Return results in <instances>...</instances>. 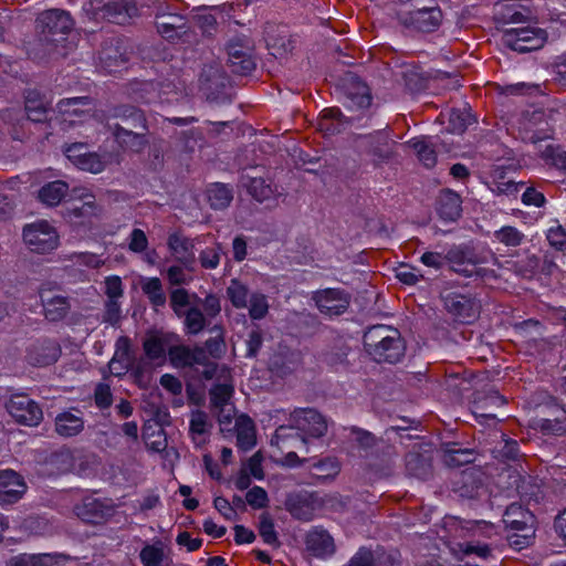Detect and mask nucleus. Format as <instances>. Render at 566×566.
<instances>
[{"label": "nucleus", "mask_w": 566, "mask_h": 566, "mask_svg": "<svg viewBox=\"0 0 566 566\" xmlns=\"http://www.w3.org/2000/svg\"><path fill=\"white\" fill-rule=\"evenodd\" d=\"M453 491L464 499H475L483 489V479L479 470L467 469L460 472L452 482Z\"/></svg>", "instance_id": "20"}, {"label": "nucleus", "mask_w": 566, "mask_h": 566, "mask_svg": "<svg viewBox=\"0 0 566 566\" xmlns=\"http://www.w3.org/2000/svg\"><path fill=\"white\" fill-rule=\"evenodd\" d=\"M71 410L60 412L54 420L55 431L59 436L64 438L75 437L84 429V419L80 415Z\"/></svg>", "instance_id": "29"}, {"label": "nucleus", "mask_w": 566, "mask_h": 566, "mask_svg": "<svg viewBox=\"0 0 566 566\" xmlns=\"http://www.w3.org/2000/svg\"><path fill=\"white\" fill-rule=\"evenodd\" d=\"M546 40V31L535 27L506 29L502 35L503 44L517 53L536 51L544 46Z\"/></svg>", "instance_id": "6"}, {"label": "nucleus", "mask_w": 566, "mask_h": 566, "mask_svg": "<svg viewBox=\"0 0 566 566\" xmlns=\"http://www.w3.org/2000/svg\"><path fill=\"white\" fill-rule=\"evenodd\" d=\"M285 505L290 514L296 520L307 522L313 518L314 506L308 494H291L287 496Z\"/></svg>", "instance_id": "31"}, {"label": "nucleus", "mask_w": 566, "mask_h": 566, "mask_svg": "<svg viewBox=\"0 0 566 566\" xmlns=\"http://www.w3.org/2000/svg\"><path fill=\"white\" fill-rule=\"evenodd\" d=\"M535 429L544 436L562 437L566 433V408L557 409L555 418H538Z\"/></svg>", "instance_id": "34"}, {"label": "nucleus", "mask_w": 566, "mask_h": 566, "mask_svg": "<svg viewBox=\"0 0 566 566\" xmlns=\"http://www.w3.org/2000/svg\"><path fill=\"white\" fill-rule=\"evenodd\" d=\"M526 19L524 13L520 11L514 4H503L496 12V21L504 24L520 23Z\"/></svg>", "instance_id": "63"}, {"label": "nucleus", "mask_w": 566, "mask_h": 566, "mask_svg": "<svg viewBox=\"0 0 566 566\" xmlns=\"http://www.w3.org/2000/svg\"><path fill=\"white\" fill-rule=\"evenodd\" d=\"M155 25L157 32L171 43L190 42L192 35L188 18L164 3L156 9Z\"/></svg>", "instance_id": "4"}, {"label": "nucleus", "mask_w": 566, "mask_h": 566, "mask_svg": "<svg viewBox=\"0 0 566 566\" xmlns=\"http://www.w3.org/2000/svg\"><path fill=\"white\" fill-rule=\"evenodd\" d=\"M346 566H376L373 551L366 546H360Z\"/></svg>", "instance_id": "64"}, {"label": "nucleus", "mask_w": 566, "mask_h": 566, "mask_svg": "<svg viewBox=\"0 0 566 566\" xmlns=\"http://www.w3.org/2000/svg\"><path fill=\"white\" fill-rule=\"evenodd\" d=\"M493 452L500 461H515L518 458L520 444L514 439L505 438L501 448H495Z\"/></svg>", "instance_id": "62"}, {"label": "nucleus", "mask_w": 566, "mask_h": 566, "mask_svg": "<svg viewBox=\"0 0 566 566\" xmlns=\"http://www.w3.org/2000/svg\"><path fill=\"white\" fill-rule=\"evenodd\" d=\"M229 69L233 74L248 76L256 67L253 48L245 38L235 36L227 44Z\"/></svg>", "instance_id": "7"}, {"label": "nucleus", "mask_w": 566, "mask_h": 566, "mask_svg": "<svg viewBox=\"0 0 566 566\" xmlns=\"http://www.w3.org/2000/svg\"><path fill=\"white\" fill-rule=\"evenodd\" d=\"M407 472L420 480H427L432 471L431 462L420 453H408L406 457Z\"/></svg>", "instance_id": "46"}, {"label": "nucleus", "mask_w": 566, "mask_h": 566, "mask_svg": "<svg viewBox=\"0 0 566 566\" xmlns=\"http://www.w3.org/2000/svg\"><path fill=\"white\" fill-rule=\"evenodd\" d=\"M74 513L84 523L98 525L114 514V506L105 500L86 496L74 506Z\"/></svg>", "instance_id": "12"}, {"label": "nucleus", "mask_w": 566, "mask_h": 566, "mask_svg": "<svg viewBox=\"0 0 566 566\" xmlns=\"http://www.w3.org/2000/svg\"><path fill=\"white\" fill-rule=\"evenodd\" d=\"M113 133H114L115 139L122 147H126L132 150H139L147 143V140H146L147 132H143V130L134 132L133 129H128L125 126L116 124V125H114Z\"/></svg>", "instance_id": "39"}, {"label": "nucleus", "mask_w": 566, "mask_h": 566, "mask_svg": "<svg viewBox=\"0 0 566 566\" xmlns=\"http://www.w3.org/2000/svg\"><path fill=\"white\" fill-rule=\"evenodd\" d=\"M69 191V185L63 180H54L43 185L39 190L41 202L50 207L61 203Z\"/></svg>", "instance_id": "40"}, {"label": "nucleus", "mask_w": 566, "mask_h": 566, "mask_svg": "<svg viewBox=\"0 0 566 566\" xmlns=\"http://www.w3.org/2000/svg\"><path fill=\"white\" fill-rule=\"evenodd\" d=\"M41 302L43 306L44 317L52 323L60 322L65 318L70 310L67 297L55 295L51 298H45L41 294Z\"/></svg>", "instance_id": "35"}, {"label": "nucleus", "mask_w": 566, "mask_h": 566, "mask_svg": "<svg viewBox=\"0 0 566 566\" xmlns=\"http://www.w3.org/2000/svg\"><path fill=\"white\" fill-rule=\"evenodd\" d=\"M548 245L556 252H566V229L558 222L545 232Z\"/></svg>", "instance_id": "56"}, {"label": "nucleus", "mask_w": 566, "mask_h": 566, "mask_svg": "<svg viewBox=\"0 0 566 566\" xmlns=\"http://www.w3.org/2000/svg\"><path fill=\"white\" fill-rule=\"evenodd\" d=\"M459 530L463 537L490 538L494 534V525L484 520H459Z\"/></svg>", "instance_id": "43"}, {"label": "nucleus", "mask_w": 566, "mask_h": 566, "mask_svg": "<svg viewBox=\"0 0 566 566\" xmlns=\"http://www.w3.org/2000/svg\"><path fill=\"white\" fill-rule=\"evenodd\" d=\"M436 138L437 137L433 136L421 135L412 137L407 142V145L415 150L418 160L427 169L436 167L438 161L436 144L433 143Z\"/></svg>", "instance_id": "24"}, {"label": "nucleus", "mask_w": 566, "mask_h": 566, "mask_svg": "<svg viewBox=\"0 0 566 566\" xmlns=\"http://www.w3.org/2000/svg\"><path fill=\"white\" fill-rule=\"evenodd\" d=\"M245 187L249 195L259 202H263L271 198L273 193L271 185L262 177L249 178Z\"/></svg>", "instance_id": "55"}, {"label": "nucleus", "mask_w": 566, "mask_h": 566, "mask_svg": "<svg viewBox=\"0 0 566 566\" xmlns=\"http://www.w3.org/2000/svg\"><path fill=\"white\" fill-rule=\"evenodd\" d=\"M227 296L235 308H245L248 306L249 289L238 279H232L227 287Z\"/></svg>", "instance_id": "53"}, {"label": "nucleus", "mask_w": 566, "mask_h": 566, "mask_svg": "<svg viewBox=\"0 0 566 566\" xmlns=\"http://www.w3.org/2000/svg\"><path fill=\"white\" fill-rule=\"evenodd\" d=\"M8 410L15 421L23 426H38L43 419L40 405L27 395L13 396Z\"/></svg>", "instance_id": "11"}, {"label": "nucleus", "mask_w": 566, "mask_h": 566, "mask_svg": "<svg viewBox=\"0 0 566 566\" xmlns=\"http://www.w3.org/2000/svg\"><path fill=\"white\" fill-rule=\"evenodd\" d=\"M60 558L66 559L67 557L59 553H21L11 556L6 562V566H53L59 563Z\"/></svg>", "instance_id": "27"}, {"label": "nucleus", "mask_w": 566, "mask_h": 566, "mask_svg": "<svg viewBox=\"0 0 566 566\" xmlns=\"http://www.w3.org/2000/svg\"><path fill=\"white\" fill-rule=\"evenodd\" d=\"M526 235L521 230L509 224L502 226L492 234V242L503 244L512 251L513 249L518 250L517 248L526 242Z\"/></svg>", "instance_id": "37"}, {"label": "nucleus", "mask_w": 566, "mask_h": 566, "mask_svg": "<svg viewBox=\"0 0 566 566\" xmlns=\"http://www.w3.org/2000/svg\"><path fill=\"white\" fill-rule=\"evenodd\" d=\"M24 109L30 120L43 123L48 118L49 108L43 96L36 90H28L24 95Z\"/></svg>", "instance_id": "33"}, {"label": "nucleus", "mask_w": 566, "mask_h": 566, "mask_svg": "<svg viewBox=\"0 0 566 566\" xmlns=\"http://www.w3.org/2000/svg\"><path fill=\"white\" fill-rule=\"evenodd\" d=\"M444 307L461 324L473 323L480 313V304L474 297L455 292L444 297Z\"/></svg>", "instance_id": "9"}, {"label": "nucleus", "mask_w": 566, "mask_h": 566, "mask_svg": "<svg viewBox=\"0 0 566 566\" xmlns=\"http://www.w3.org/2000/svg\"><path fill=\"white\" fill-rule=\"evenodd\" d=\"M399 23L420 33L436 32L443 20V12L437 0H409V9L399 14Z\"/></svg>", "instance_id": "2"}, {"label": "nucleus", "mask_w": 566, "mask_h": 566, "mask_svg": "<svg viewBox=\"0 0 566 566\" xmlns=\"http://www.w3.org/2000/svg\"><path fill=\"white\" fill-rule=\"evenodd\" d=\"M143 293L147 296L149 300V303L155 307H164L167 303L166 294L163 290L161 281L154 276L147 279L142 284Z\"/></svg>", "instance_id": "49"}, {"label": "nucleus", "mask_w": 566, "mask_h": 566, "mask_svg": "<svg viewBox=\"0 0 566 566\" xmlns=\"http://www.w3.org/2000/svg\"><path fill=\"white\" fill-rule=\"evenodd\" d=\"M234 388L231 384H216L209 391L210 402L214 407H224L233 396Z\"/></svg>", "instance_id": "58"}, {"label": "nucleus", "mask_w": 566, "mask_h": 566, "mask_svg": "<svg viewBox=\"0 0 566 566\" xmlns=\"http://www.w3.org/2000/svg\"><path fill=\"white\" fill-rule=\"evenodd\" d=\"M314 301L318 311L328 317L344 314L349 306L348 294L340 289L318 291L314 295Z\"/></svg>", "instance_id": "14"}, {"label": "nucleus", "mask_w": 566, "mask_h": 566, "mask_svg": "<svg viewBox=\"0 0 566 566\" xmlns=\"http://www.w3.org/2000/svg\"><path fill=\"white\" fill-rule=\"evenodd\" d=\"M476 408H484L488 406L501 407L507 403V399L500 394L495 388H490L486 391L478 392L474 400Z\"/></svg>", "instance_id": "60"}, {"label": "nucleus", "mask_w": 566, "mask_h": 566, "mask_svg": "<svg viewBox=\"0 0 566 566\" xmlns=\"http://www.w3.org/2000/svg\"><path fill=\"white\" fill-rule=\"evenodd\" d=\"M506 263L523 279H533L539 271L541 258L527 249L513 250L507 254Z\"/></svg>", "instance_id": "16"}, {"label": "nucleus", "mask_w": 566, "mask_h": 566, "mask_svg": "<svg viewBox=\"0 0 566 566\" xmlns=\"http://www.w3.org/2000/svg\"><path fill=\"white\" fill-rule=\"evenodd\" d=\"M349 346L343 342L337 340L333 345L327 346L318 354V361L326 365L331 370L337 371L340 368L348 366Z\"/></svg>", "instance_id": "25"}, {"label": "nucleus", "mask_w": 566, "mask_h": 566, "mask_svg": "<svg viewBox=\"0 0 566 566\" xmlns=\"http://www.w3.org/2000/svg\"><path fill=\"white\" fill-rule=\"evenodd\" d=\"M143 293L147 296L149 300V303L155 307H164L167 303L166 294L163 290L161 281L154 276L147 279L142 284Z\"/></svg>", "instance_id": "48"}, {"label": "nucleus", "mask_w": 566, "mask_h": 566, "mask_svg": "<svg viewBox=\"0 0 566 566\" xmlns=\"http://www.w3.org/2000/svg\"><path fill=\"white\" fill-rule=\"evenodd\" d=\"M259 534L266 545L279 546V537L275 531L274 522L268 515H262L259 523Z\"/></svg>", "instance_id": "61"}, {"label": "nucleus", "mask_w": 566, "mask_h": 566, "mask_svg": "<svg viewBox=\"0 0 566 566\" xmlns=\"http://www.w3.org/2000/svg\"><path fill=\"white\" fill-rule=\"evenodd\" d=\"M169 303L174 314L178 317H182V313L190 307V295L185 287H179L170 291Z\"/></svg>", "instance_id": "57"}, {"label": "nucleus", "mask_w": 566, "mask_h": 566, "mask_svg": "<svg viewBox=\"0 0 566 566\" xmlns=\"http://www.w3.org/2000/svg\"><path fill=\"white\" fill-rule=\"evenodd\" d=\"M205 90L207 98L211 102L224 104L231 102L229 90V77L219 71L213 72L211 76L206 80Z\"/></svg>", "instance_id": "26"}, {"label": "nucleus", "mask_w": 566, "mask_h": 566, "mask_svg": "<svg viewBox=\"0 0 566 566\" xmlns=\"http://www.w3.org/2000/svg\"><path fill=\"white\" fill-rule=\"evenodd\" d=\"M437 213L444 222H454L462 214L461 196L452 189H443L437 201Z\"/></svg>", "instance_id": "22"}, {"label": "nucleus", "mask_w": 566, "mask_h": 566, "mask_svg": "<svg viewBox=\"0 0 566 566\" xmlns=\"http://www.w3.org/2000/svg\"><path fill=\"white\" fill-rule=\"evenodd\" d=\"M143 293L147 296L149 300V303L155 307H164L167 303L166 294L163 290L161 281L154 276L147 279L142 284Z\"/></svg>", "instance_id": "50"}, {"label": "nucleus", "mask_w": 566, "mask_h": 566, "mask_svg": "<svg viewBox=\"0 0 566 566\" xmlns=\"http://www.w3.org/2000/svg\"><path fill=\"white\" fill-rule=\"evenodd\" d=\"M74 454L67 448H60L50 453L46 464L51 468L52 473L64 474L69 473L74 468Z\"/></svg>", "instance_id": "42"}, {"label": "nucleus", "mask_w": 566, "mask_h": 566, "mask_svg": "<svg viewBox=\"0 0 566 566\" xmlns=\"http://www.w3.org/2000/svg\"><path fill=\"white\" fill-rule=\"evenodd\" d=\"M442 462L449 468H460L473 463L475 452L471 448H463L459 442H444L440 448Z\"/></svg>", "instance_id": "23"}, {"label": "nucleus", "mask_w": 566, "mask_h": 566, "mask_svg": "<svg viewBox=\"0 0 566 566\" xmlns=\"http://www.w3.org/2000/svg\"><path fill=\"white\" fill-rule=\"evenodd\" d=\"M22 238L28 249L38 254L50 253L60 244V235L48 220L27 223L22 230Z\"/></svg>", "instance_id": "5"}, {"label": "nucleus", "mask_w": 566, "mask_h": 566, "mask_svg": "<svg viewBox=\"0 0 566 566\" xmlns=\"http://www.w3.org/2000/svg\"><path fill=\"white\" fill-rule=\"evenodd\" d=\"M143 350L149 360L165 359L168 356L167 339L157 332H150L143 340Z\"/></svg>", "instance_id": "38"}, {"label": "nucleus", "mask_w": 566, "mask_h": 566, "mask_svg": "<svg viewBox=\"0 0 566 566\" xmlns=\"http://www.w3.org/2000/svg\"><path fill=\"white\" fill-rule=\"evenodd\" d=\"M528 511L525 510L520 503H511L506 506L503 514V522L506 527L514 531H522L526 527V515Z\"/></svg>", "instance_id": "47"}, {"label": "nucleus", "mask_w": 566, "mask_h": 566, "mask_svg": "<svg viewBox=\"0 0 566 566\" xmlns=\"http://www.w3.org/2000/svg\"><path fill=\"white\" fill-rule=\"evenodd\" d=\"M168 358L175 368L193 367L208 361L207 352L200 346L190 348L186 345H172L168 348Z\"/></svg>", "instance_id": "18"}, {"label": "nucleus", "mask_w": 566, "mask_h": 566, "mask_svg": "<svg viewBox=\"0 0 566 566\" xmlns=\"http://www.w3.org/2000/svg\"><path fill=\"white\" fill-rule=\"evenodd\" d=\"M27 489V483L21 474L11 469L0 471V505L19 502Z\"/></svg>", "instance_id": "15"}, {"label": "nucleus", "mask_w": 566, "mask_h": 566, "mask_svg": "<svg viewBox=\"0 0 566 566\" xmlns=\"http://www.w3.org/2000/svg\"><path fill=\"white\" fill-rule=\"evenodd\" d=\"M490 260H495L493 253L480 252L472 243L453 244L444 255L426 251L420 256V262L428 268L441 270L448 263L458 274L481 280L495 277L494 270L486 266Z\"/></svg>", "instance_id": "1"}, {"label": "nucleus", "mask_w": 566, "mask_h": 566, "mask_svg": "<svg viewBox=\"0 0 566 566\" xmlns=\"http://www.w3.org/2000/svg\"><path fill=\"white\" fill-rule=\"evenodd\" d=\"M546 165L566 176V150L558 145H547L541 155Z\"/></svg>", "instance_id": "52"}, {"label": "nucleus", "mask_w": 566, "mask_h": 566, "mask_svg": "<svg viewBox=\"0 0 566 566\" xmlns=\"http://www.w3.org/2000/svg\"><path fill=\"white\" fill-rule=\"evenodd\" d=\"M291 421L302 434V440L322 438L327 431L325 417L314 408H297L291 412Z\"/></svg>", "instance_id": "8"}, {"label": "nucleus", "mask_w": 566, "mask_h": 566, "mask_svg": "<svg viewBox=\"0 0 566 566\" xmlns=\"http://www.w3.org/2000/svg\"><path fill=\"white\" fill-rule=\"evenodd\" d=\"M307 552L321 559H325L335 553V543L331 534L321 526H315L305 535Z\"/></svg>", "instance_id": "19"}, {"label": "nucleus", "mask_w": 566, "mask_h": 566, "mask_svg": "<svg viewBox=\"0 0 566 566\" xmlns=\"http://www.w3.org/2000/svg\"><path fill=\"white\" fill-rule=\"evenodd\" d=\"M60 356V344L48 337L35 339L27 348V360L35 367L51 366L57 361Z\"/></svg>", "instance_id": "13"}, {"label": "nucleus", "mask_w": 566, "mask_h": 566, "mask_svg": "<svg viewBox=\"0 0 566 566\" xmlns=\"http://www.w3.org/2000/svg\"><path fill=\"white\" fill-rule=\"evenodd\" d=\"M64 155L76 168L83 171L99 174L105 168L102 157L94 151H90L86 143L66 145Z\"/></svg>", "instance_id": "10"}, {"label": "nucleus", "mask_w": 566, "mask_h": 566, "mask_svg": "<svg viewBox=\"0 0 566 566\" xmlns=\"http://www.w3.org/2000/svg\"><path fill=\"white\" fill-rule=\"evenodd\" d=\"M184 333L196 336L206 329L208 321L203 312L197 306H190L182 313Z\"/></svg>", "instance_id": "41"}, {"label": "nucleus", "mask_w": 566, "mask_h": 566, "mask_svg": "<svg viewBox=\"0 0 566 566\" xmlns=\"http://www.w3.org/2000/svg\"><path fill=\"white\" fill-rule=\"evenodd\" d=\"M139 559L143 566H163L168 559L163 541L156 539L151 544H146L139 552Z\"/></svg>", "instance_id": "44"}, {"label": "nucleus", "mask_w": 566, "mask_h": 566, "mask_svg": "<svg viewBox=\"0 0 566 566\" xmlns=\"http://www.w3.org/2000/svg\"><path fill=\"white\" fill-rule=\"evenodd\" d=\"M377 363L396 364L401 360L405 355V342L398 329L391 332V336L366 352Z\"/></svg>", "instance_id": "17"}, {"label": "nucleus", "mask_w": 566, "mask_h": 566, "mask_svg": "<svg viewBox=\"0 0 566 566\" xmlns=\"http://www.w3.org/2000/svg\"><path fill=\"white\" fill-rule=\"evenodd\" d=\"M208 202L214 210L226 209L232 201V189L221 182L210 185L207 190Z\"/></svg>", "instance_id": "45"}, {"label": "nucleus", "mask_w": 566, "mask_h": 566, "mask_svg": "<svg viewBox=\"0 0 566 566\" xmlns=\"http://www.w3.org/2000/svg\"><path fill=\"white\" fill-rule=\"evenodd\" d=\"M237 447L242 451H250L256 444V430L254 421L248 415H241L235 420Z\"/></svg>", "instance_id": "28"}, {"label": "nucleus", "mask_w": 566, "mask_h": 566, "mask_svg": "<svg viewBox=\"0 0 566 566\" xmlns=\"http://www.w3.org/2000/svg\"><path fill=\"white\" fill-rule=\"evenodd\" d=\"M114 117L119 118L128 129L148 130L145 113L136 106L119 105L114 109Z\"/></svg>", "instance_id": "32"}, {"label": "nucleus", "mask_w": 566, "mask_h": 566, "mask_svg": "<svg viewBox=\"0 0 566 566\" xmlns=\"http://www.w3.org/2000/svg\"><path fill=\"white\" fill-rule=\"evenodd\" d=\"M130 360V339L127 336H120L115 343V354L108 364L111 373L115 376H122L129 369Z\"/></svg>", "instance_id": "30"}, {"label": "nucleus", "mask_w": 566, "mask_h": 566, "mask_svg": "<svg viewBox=\"0 0 566 566\" xmlns=\"http://www.w3.org/2000/svg\"><path fill=\"white\" fill-rule=\"evenodd\" d=\"M269 313L268 298L263 293H252L249 298V315L253 321H260Z\"/></svg>", "instance_id": "59"}, {"label": "nucleus", "mask_w": 566, "mask_h": 566, "mask_svg": "<svg viewBox=\"0 0 566 566\" xmlns=\"http://www.w3.org/2000/svg\"><path fill=\"white\" fill-rule=\"evenodd\" d=\"M367 154L373 156L379 163H386L394 157L392 145L390 144L389 136L385 130L378 129L374 133L363 135Z\"/></svg>", "instance_id": "21"}, {"label": "nucleus", "mask_w": 566, "mask_h": 566, "mask_svg": "<svg viewBox=\"0 0 566 566\" xmlns=\"http://www.w3.org/2000/svg\"><path fill=\"white\" fill-rule=\"evenodd\" d=\"M345 116L338 107L324 108L318 119V129L325 136H334L342 132Z\"/></svg>", "instance_id": "36"}, {"label": "nucleus", "mask_w": 566, "mask_h": 566, "mask_svg": "<svg viewBox=\"0 0 566 566\" xmlns=\"http://www.w3.org/2000/svg\"><path fill=\"white\" fill-rule=\"evenodd\" d=\"M355 91H349L347 97L357 108H368L371 104V95L369 87L360 81L358 76L354 77Z\"/></svg>", "instance_id": "54"}, {"label": "nucleus", "mask_w": 566, "mask_h": 566, "mask_svg": "<svg viewBox=\"0 0 566 566\" xmlns=\"http://www.w3.org/2000/svg\"><path fill=\"white\" fill-rule=\"evenodd\" d=\"M42 40L54 48H67V35L74 28L71 13L62 9H51L42 12L38 19Z\"/></svg>", "instance_id": "3"}, {"label": "nucleus", "mask_w": 566, "mask_h": 566, "mask_svg": "<svg viewBox=\"0 0 566 566\" xmlns=\"http://www.w3.org/2000/svg\"><path fill=\"white\" fill-rule=\"evenodd\" d=\"M395 328L387 325L378 324L367 328L363 336V345L366 352L373 347H377L384 340L391 336Z\"/></svg>", "instance_id": "51"}]
</instances>
